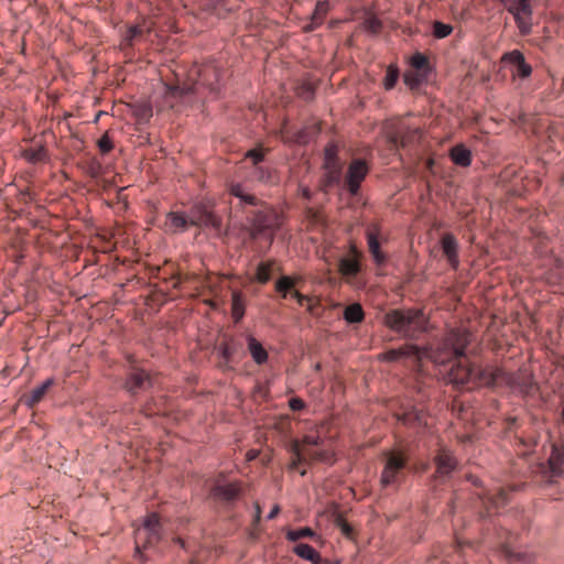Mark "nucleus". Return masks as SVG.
<instances>
[{
	"label": "nucleus",
	"mask_w": 564,
	"mask_h": 564,
	"mask_svg": "<svg viewBox=\"0 0 564 564\" xmlns=\"http://www.w3.org/2000/svg\"><path fill=\"white\" fill-rule=\"evenodd\" d=\"M264 154H265L264 150L261 147H259V148L249 150L246 153V158L250 159L252 161L253 165L258 166V164L263 161Z\"/></svg>",
	"instance_id": "obj_43"
},
{
	"label": "nucleus",
	"mask_w": 564,
	"mask_h": 564,
	"mask_svg": "<svg viewBox=\"0 0 564 564\" xmlns=\"http://www.w3.org/2000/svg\"><path fill=\"white\" fill-rule=\"evenodd\" d=\"M175 542L180 543L183 549H186L185 542L181 538L175 539Z\"/></svg>",
	"instance_id": "obj_56"
},
{
	"label": "nucleus",
	"mask_w": 564,
	"mask_h": 564,
	"mask_svg": "<svg viewBox=\"0 0 564 564\" xmlns=\"http://www.w3.org/2000/svg\"><path fill=\"white\" fill-rule=\"evenodd\" d=\"M387 141L391 150L408 148L421 139V130L412 128L404 120H397L386 126Z\"/></svg>",
	"instance_id": "obj_8"
},
{
	"label": "nucleus",
	"mask_w": 564,
	"mask_h": 564,
	"mask_svg": "<svg viewBox=\"0 0 564 564\" xmlns=\"http://www.w3.org/2000/svg\"><path fill=\"white\" fill-rule=\"evenodd\" d=\"M400 420L406 425L421 424L423 421V414L420 411H411L404 413Z\"/></svg>",
	"instance_id": "obj_41"
},
{
	"label": "nucleus",
	"mask_w": 564,
	"mask_h": 564,
	"mask_svg": "<svg viewBox=\"0 0 564 564\" xmlns=\"http://www.w3.org/2000/svg\"><path fill=\"white\" fill-rule=\"evenodd\" d=\"M366 238H367L369 253L371 254L375 263L378 267L383 265L387 262L388 257L381 250V247H380L381 242H380V238H379V228L377 225L372 224V225L368 226L367 231H366Z\"/></svg>",
	"instance_id": "obj_15"
},
{
	"label": "nucleus",
	"mask_w": 564,
	"mask_h": 564,
	"mask_svg": "<svg viewBox=\"0 0 564 564\" xmlns=\"http://www.w3.org/2000/svg\"><path fill=\"white\" fill-rule=\"evenodd\" d=\"M369 172V166L365 160L355 159L350 162L346 176L345 186L351 195H356L360 188L361 182Z\"/></svg>",
	"instance_id": "obj_13"
},
{
	"label": "nucleus",
	"mask_w": 564,
	"mask_h": 564,
	"mask_svg": "<svg viewBox=\"0 0 564 564\" xmlns=\"http://www.w3.org/2000/svg\"><path fill=\"white\" fill-rule=\"evenodd\" d=\"M289 405L293 411H300L304 408L305 403L300 398H292L289 402Z\"/></svg>",
	"instance_id": "obj_50"
},
{
	"label": "nucleus",
	"mask_w": 564,
	"mask_h": 564,
	"mask_svg": "<svg viewBox=\"0 0 564 564\" xmlns=\"http://www.w3.org/2000/svg\"><path fill=\"white\" fill-rule=\"evenodd\" d=\"M188 225L206 226L220 229L221 218L217 216L206 204L196 205L188 218L181 213L171 212L166 216L165 227L172 231H184Z\"/></svg>",
	"instance_id": "obj_6"
},
{
	"label": "nucleus",
	"mask_w": 564,
	"mask_h": 564,
	"mask_svg": "<svg viewBox=\"0 0 564 564\" xmlns=\"http://www.w3.org/2000/svg\"><path fill=\"white\" fill-rule=\"evenodd\" d=\"M328 9L329 6L327 1H318L312 14L311 23L304 28L305 31H313L315 28L321 25L328 12Z\"/></svg>",
	"instance_id": "obj_28"
},
{
	"label": "nucleus",
	"mask_w": 564,
	"mask_h": 564,
	"mask_svg": "<svg viewBox=\"0 0 564 564\" xmlns=\"http://www.w3.org/2000/svg\"><path fill=\"white\" fill-rule=\"evenodd\" d=\"M23 158L30 163L43 162L47 158V151L43 145L30 148L23 151Z\"/></svg>",
	"instance_id": "obj_33"
},
{
	"label": "nucleus",
	"mask_w": 564,
	"mask_h": 564,
	"mask_svg": "<svg viewBox=\"0 0 564 564\" xmlns=\"http://www.w3.org/2000/svg\"><path fill=\"white\" fill-rule=\"evenodd\" d=\"M384 324L409 339H416L426 329V318L421 310L395 308L384 315Z\"/></svg>",
	"instance_id": "obj_5"
},
{
	"label": "nucleus",
	"mask_w": 564,
	"mask_h": 564,
	"mask_svg": "<svg viewBox=\"0 0 564 564\" xmlns=\"http://www.w3.org/2000/svg\"><path fill=\"white\" fill-rule=\"evenodd\" d=\"M275 267L274 260L262 261L257 265L254 280L265 284L271 280L272 271Z\"/></svg>",
	"instance_id": "obj_29"
},
{
	"label": "nucleus",
	"mask_w": 564,
	"mask_h": 564,
	"mask_svg": "<svg viewBox=\"0 0 564 564\" xmlns=\"http://www.w3.org/2000/svg\"><path fill=\"white\" fill-rule=\"evenodd\" d=\"M310 301H311L310 297H307L306 295H303V294H301L299 296V299H296V302L299 303L300 306L306 305V303H308Z\"/></svg>",
	"instance_id": "obj_53"
},
{
	"label": "nucleus",
	"mask_w": 564,
	"mask_h": 564,
	"mask_svg": "<svg viewBox=\"0 0 564 564\" xmlns=\"http://www.w3.org/2000/svg\"><path fill=\"white\" fill-rule=\"evenodd\" d=\"M398 78H399V69H398V67H395L393 65L388 66L387 72H386V76H384V79H383L384 88L387 90L392 89L395 86V84L398 82Z\"/></svg>",
	"instance_id": "obj_39"
},
{
	"label": "nucleus",
	"mask_w": 564,
	"mask_h": 564,
	"mask_svg": "<svg viewBox=\"0 0 564 564\" xmlns=\"http://www.w3.org/2000/svg\"><path fill=\"white\" fill-rule=\"evenodd\" d=\"M302 196L306 199L311 198V191L308 187H302L301 188Z\"/></svg>",
	"instance_id": "obj_54"
},
{
	"label": "nucleus",
	"mask_w": 564,
	"mask_h": 564,
	"mask_svg": "<svg viewBox=\"0 0 564 564\" xmlns=\"http://www.w3.org/2000/svg\"><path fill=\"white\" fill-rule=\"evenodd\" d=\"M510 489L499 488L496 492H484L479 494L478 498L486 508V514L481 513V517L489 516L490 510H498L503 507L509 500Z\"/></svg>",
	"instance_id": "obj_16"
},
{
	"label": "nucleus",
	"mask_w": 564,
	"mask_h": 564,
	"mask_svg": "<svg viewBox=\"0 0 564 564\" xmlns=\"http://www.w3.org/2000/svg\"><path fill=\"white\" fill-rule=\"evenodd\" d=\"M364 316L362 307L358 303L348 305L344 311V317L348 323H360Z\"/></svg>",
	"instance_id": "obj_35"
},
{
	"label": "nucleus",
	"mask_w": 564,
	"mask_h": 564,
	"mask_svg": "<svg viewBox=\"0 0 564 564\" xmlns=\"http://www.w3.org/2000/svg\"><path fill=\"white\" fill-rule=\"evenodd\" d=\"M325 175L322 180V188L327 192L328 189L340 185L341 183V165L340 163H328L324 166Z\"/></svg>",
	"instance_id": "obj_21"
},
{
	"label": "nucleus",
	"mask_w": 564,
	"mask_h": 564,
	"mask_svg": "<svg viewBox=\"0 0 564 564\" xmlns=\"http://www.w3.org/2000/svg\"><path fill=\"white\" fill-rule=\"evenodd\" d=\"M145 32H149V28L145 29L143 25H133L129 28L124 36L126 45L132 46L135 41H139L144 36Z\"/></svg>",
	"instance_id": "obj_38"
},
{
	"label": "nucleus",
	"mask_w": 564,
	"mask_h": 564,
	"mask_svg": "<svg viewBox=\"0 0 564 564\" xmlns=\"http://www.w3.org/2000/svg\"><path fill=\"white\" fill-rule=\"evenodd\" d=\"M339 163L337 158V149L335 145H328L325 149V159H324V166H327L328 163Z\"/></svg>",
	"instance_id": "obj_46"
},
{
	"label": "nucleus",
	"mask_w": 564,
	"mask_h": 564,
	"mask_svg": "<svg viewBox=\"0 0 564 564\" xmlns=\"http://www.w3.org/2000/svg\"><path fill=\"white\" fill-rule=\"evenodd\" d=\"M98 148L102 154L109 153L113 149V142L108 133H105L97 142Z\"/></svg>",
	"instance_id": "obj_44"
},
{
	"label": "nucleus",
	"mask_w": 564,
	"mask_h": 564,
	"mask_svg": "<svg viewBox=\"0 0 564 564\" xmlns=\"http://www.w3.org/2000/svg\"><path fill=\"white\" fill-rule=\"evenodd\" d=\"M410 64L414 70H420L425 74L432 70L429 58L419 52L411 57Z\"/></svg>",
	"instance_id": "obj_36"
},
{
	"label": "nucleus",
	"mask_w": 564,
	"mask_h": 564,
	"mask_svg": "<svg viewBox=\"0 0 564 564\" xmlns=\"http://www.w3.org/2000/svg\"><path fill=\"white\" fill-rule=\"evenodd\" d=\"M240 488L237 484H217L213 488V496L225 502H231L238 498Z\"/></svg>",
	"instance_id": "obj_23"
},
{
	"label": "nucleus",
	"mask_w": 564,
	"mask_h": 564,
	"mask_svg": "<svg viewBox=\"0 0 564 564\" xmlns=\"http://www.w3.org/2000/svg\"><path fill=\"white\" fill-rule=\"evenodd\" d=\"M260 517H261V509L259 507V505L256 506V516H254V521L256 522H259L260 521Z\"/></svg>",
	"instance_id": "obj_55"
},
{
	"label": "nucleus",
	"mask_w": 564,
	"mask_h": 564,
	"mask_svg": "<svg viewBox=\"0 0 564 564\" xmlns=\"http://www.w3.org/2000/svg\"><path fill=\"white\" fill-rule=\"evenodd\" d=\"M453 32V28L449 24H445L441 21L433 23V35L436 39L447 37Z\"/></svg>",
	"instance_id": "obj_40"
},
{
	"label": "nucleus",
	"mask_w": 564,
	"mask_h": 564,
	"mask_svg": "<svg viewBox=\"0 0 564 564\" xmlns=\"http://www.w3.org/2000/svg\"><path fill=\"white\" fill-rule=\"evenodd\" d=\"M245 314L243 304L238 294H235L232 297V316L236 322L240 321Z\"/></svg>",
	"instance_id": "obj_42"
},
{
	"label": "nucleus",
	"mask_w": 564,
	"mask_h": 564,
	"mask_svg": "<svg viewBox=\"0 0 564 564\" xmlns=\"http://www.w3.org/2000/svg\"><path fill=\"white\" fill-rule=\"evenodd\" d=\"M135 116L139 119V121L147 122L152 117V108L148 105L140 106L135 110Z\"/></svg>",
	"instance_id": "obj_47"
},
{
	"label": "nucleus",
	"mask_w": 564,
	"mask_h": 564,
	"mask_svg": "<svg viewBox=\"0 0 564 564\" xmlns=\"http://www.w3.org/2000/svg\"><path fill=\"white\" fill-rule=\"evenodd\" d=\"M427 75L429 74L423 72L412 69L404 73L403 79L405 85L411 89H415L427 79Z\"/></svg>",
	"instance_id": "obj_31"
},
{
	"label": "nucleus",
	"mask_w": 564,
	"mask_h": 564,
	"mask_svg": "<svg viewBox=\"0 0 564 564\" xmlns=\"http://www.w3.org/2000/svg\"><path fill=\"white\" fill-rule=\"evenodd\" d=\"M383 455L386 463L381 473L380 481L382 486L387 487L402 480L409 457L400 449L388 451Z\"/></svg>",
	"instance_id": "obj_9"
},
{
	"label": "nucleus",
	"mask_w": 564,
	"mask_h": 564,
	"mask_svg": "<svg viewBox=\"0 0 564 564\" xmlns=\"http://www.w3.org/2000/svg\"><path fill=\"white\" fill-rule=\"evenodd\" d=\"M465 349L462 355L455 356L447 362L458 359L457 364L454 365L449 372V381L457 387H469V386H487L496 387L499 384H506L509 387H518L520 383L518 377L507 372L505 369L499 367H487L480 368L460 360L465 355ZM446 364V361L444 362Z\"/></svg>",
	"instance_id": "obj_3"
},
{
	"label": "nucleus",
	"mask_w": 564,
	"mask_h": 564,
	"mask_svg": "<svg viewBox=\"0 0 564 564\" xmlns=\"http://www.w3.org/2000/svg\"><path fill=\"white\" fill-rule=\"evenodd\" d=\"M252 175L254 180L264 184H273L276 181L274 172L264 166H256Z\"/></svg>",
	"instance_id": "obj_37"
},
{
	"label": "nucleus",
	"mask_w": 564,
	"mask_h": 564,
	"mask_svg": "<svg viewBox=\"0 0 564 564\" xmlns=\"http://www.w3.org/2000/svg\"><path fill=\"white\" fill-rule=\"evenodd\" d=\"M471 341V333L467 329L452 328L435 349L420 348L415 345H404L398 349H390L380 355L381 360L397 361L401 358H414L421 361L429 358L435 364L444 365L445 361L463 354L464 348Z\"/></svg>",
	"instance_id": "obj_2"
},
{
	"label": "nucleus",
	"mask_w": 564,
	"mask_h": 564,
	"mask_svg": "<svg viewBox=\"0 0 564 564\" xmlns=\"http://www.w3.org/2000/svg\"><path fill=\"white\" fill-rule=\"evenodd\" d=\"M295 288V279L289 275H282L275 282V291L281 295L282 299H286L289 295L294 297L295 300L302 294L294 290Z\"/></svg>",
	"instance_id": "obj_26"
},
{
	"label": "nucleus",
	"mask_w": 564,
	"mask_h": 564,
	"mask_svg": "<svg viewBox=\"0 0 564 564\" xmlns=\"http://www.w3.org/2000/svg\"><path fill=\"white\" fill-rule=\"evenodd\" d=\"M501 555L509 564H531L534 560L532 553L518 551L507 543L501 547Z\"/></svg>",
	"instance_id": "obj_22"
},
{
	"label": "nucleus",
	"mask_w": 564,
	"mask_h": 564,
	"mask_svg": "<svg viewBox=\"0 0 564 564\" xmlns=\"http://www.w3.org/2000/svg\"><path fill=\"white\" fill-rule=\"evenodd\" d=\"M161 539V523L156 513L149 514L142 527L135 531V550L149 549Z\"/></svg>",
	"instance_id": "obj_10"
},
{
	"label": "nucleus",
	"mask_w": 564,
	"mask_h": 564,
	"mask_svg": "<svg viewBox=\"0 0 564 564\" xmlns=\"http://www.w3.org/2000/svg\"><path fill=\"white\" fill-rule=\"evenodd\" d=\"M280 512V507L278 505L273 506V508L271 509V511L269 512L268 514V519L269 520H272L274 519Z\"/></svg>",
	"instance_id": "obj_52"
},
{
	"label": "nucleus",
	"mask_w": 564,
	"mask_h": 564,
	"mask_svg": "<svg viewBox=\"0 0 564 564\" xmlns=\"http://www.w3.org/2000/svg\"><path fill=\"white\" fill-rule=\"evenodd\" d=\"M292 460L289 468L299 470L302 476L306 469H299L302 464L333 463V452L324 447V440L315 434L305 435L300 443L294 441L291 445Z\"/></svg>",
	"instance_id": "obj_4"
},
{
	"label": "nucleus",
	"mask_w": 564,
	"mask_h": 564,
	"mask_svg": "<svg viewBox=\"0 0 564 564\" xmlns=\"http://www.w3.org/2000/svg\"><path fill=\"white\" fill-rule=\"evenodd\" d=\"M505 8L510 12L519 28L521 34L531 32V0H502Z\"/></svg>",
	"instance_id": "obj_11"
},
{
	"label": "nucleus",
	"mask_w": 564,
	"mask_h": 564,
	"mask_svg": "<svg viewBox=\"0 0 564 564\" xmlns=\"http://www.w3.org/2000/svg\"><path fill=\"white\" fill-rule=\"evenodd\" d=\"M306 538L319 540V536H317V534L311 528H307V527L300 528L296 530H289L286 532V539L291 542H296L301 539H306Z\"/></svg>",
	"instance_id": "obj_34"
},
{
	"label": "nucleus",
	"mask_w": 564,
	"mask_h": 564,
	"mask_svg": "<svg viewBox=\"0 0 564 564\" xmlns=\"http://www.w3.org/2000/svg\"><path fill=\"white\" fill-rule=\"evenodd\" d=\"M365 25H366L367 30H369V31H371L373 33L379 32L380 29H381V22L376 17L367 18L366 21H365Z\"/></svg>",
	"instance_id": "obj_48"
},
{
	"label": "nucleus",
	"mask_w": 564,
	"mask_h": 564,
	"mask_svg": "<svg viewBox=\"0 0 564 564\" xmlns=\"http://www.w3.org/2000/svg\"><path fill=\"white\" fill-rule=\"evenodd\" d=\"M293 552L303 560L315 563L318 560V552H316L311 545L306 543H299L294 546Z\"/></svg>",
	"instance_id": "obj_32"
},
{
	"label": "nucleus",
	"mask_w": 564,
	"mask_h": 564,
	"mask_svg": "<svg viewBox=\"0 0 564 564\" xmlns=\"http://www.w3.org/2000/svg\"><path fill=\"white\" fill-rule=\"evenodd\" d=\"M247 349L252 360L258 365H264L269 359V354L263 345L251 334L246 336Z\"/></svg>",
	"instance_id": "obj_20"
},
{
	"label": "nucleus",
	"mask_w": 564,
	"mask_h": 564,
	"mask_svg": "<svg viewBox=\"0 0 564 564\" xmlns=\"http://www.w3.org/2000/svg\"><path fill=\"white\" fill-rule=\"evenodd\" d=\"M543 478L549 484H556L564 474V449L557 445L552 446L546 465L541 466Z\"/></svg>",
	"instance_id": "obj_12"
},
{
	"label": "nucleus",
	"mask_w": 564,
	"mask_h": 564,
	"mask_svg": "<svg viewBox=\"0 0 564 564\" xmlns=\"http://www.w3.org/2000/svg\"><path fill=\"white\" fill-rule=\"evenodd\" d=\"M152 386V378L144 370L134 368L128 376L126 381V389L135 394L139 391H144Z\"/></svg>",
	"instance_id": "obj_17"
},
{
	"label": "nucleus",
	"mask_w": 564,
	"mask_h": 564,
	"mask_svg": "<svg viewBox=\"0 0 564 564\" xmlns=\"http://www.w3.org/2000/svg\"><path fill=\"white\" fill-rule=\"evenodd\" d=\"M336 525L340 529L341 533L347 536V538H351L352 534H354V529L351 528V525L341 517V516H338L336 518Z\"/></svg>",
	"instance_id": "obj_45"
},
{
	"label": "nucleus",
	"mask_w": 564,
	"mask_h": 564,
	"mask_svg": "<svg viewBox=\"0 0 564 564\" xmlns=\"http://www.w3.org/2000/svg\"><path fill=\"white\" fill-rule=\"evenodd\" d=\"M228 192L239 199L237 207L246 213L250 238H264L272 243L275 232L282 226V215L249 193L240 183H231Z\"/></svg>",
	"instance_id": "obj_1"
},
{
	"label": "nucleus",
	"mask_w": 564,
	"mask_h": 564,
	"mask_svg": "<svg viewBox=\"0 0 564 564\" xmlns=\"http://www.w3.org/2000/svg\"><path fill=\"white\" fill-rule=\"evenodd\" d=\"M205 7L207 10L217 11L220 14V11L230 12L236 8V2L239 0H204Z\"/></svg>",
	"instance_id": "obj_30"
},
{
	"label": "nucleus",
	"mask_w": 564,
	"mask_h": 564,
	"mask_svg": "<svg viewBox=\"0 0 564 564\" xmlns=\"http://www.w3.org/2000/svg\"><path fill=\"white\" fill-rule=\"evenodd\" d=\"M442 249L453 269L458 267L457 242L453 235L445 234L442 238Z\"/></svg>",
	"instance_id": "obj_24"
},
{
	"label": "nucleus",
	"mask_w": 564,
	"mask_h": 564,
	"mask_svg": "<svg viewBox=\"0 0 564 564\" xmlns=\"http://www.w3.org/2000/svg\"><path fill=\"white\" fill-rule=\"evenodd\" d=\"M219 350H220L221 357L226 361H230L231 360L232 355H234V349H232V347L230 345L224 344V345L220 346Z\"/></svg>",
	"instance_id": "obj_49"
},
{
	"label": "nucleus",
	"mask_w": 564,
	"mask_h": 564,
	"mask_svg": "<svg viewBox=\"0 0 564 564\" xmlns=\"http://www.w3.org/2000/svg\"><path fill=\"white\" fill-rule=\"evenodd\" d=\"M451 159L452 161L459 166L467 167L471 163V153L470 151L463 144H457L451 150Z\"/></svg>",
	"instance_id": "obj_27"
},
{
	"label": "nucleus",
	"mask_w": 564,
	"mask_h": 564,
	"mask_svg": "<svg viewBox=\"0 0 564 564\" xmlns=\"http://www.w3.org/2000/svg\"><path fill=\"white\" fill-rule=\"evenodd\" d=\"M503 61L510 63L514 67L513 74L521 78H527L532 73V67L525 62L524 55L518 50L505 54Z\"/></svg>",
	"instance_id": "obj_19"
},
{
	"label": "nucleus",
	"mask_w": 564,
	"mask_h": 564,
	"mask_svg": "<svg viewBox=\"0 0 564 564\" xmlns=\"http://www.w3.org/2000/svg\"><path fill=\"white\" fill-rule=\"evenodd\" d=\"M53 383L54 380L52 378L46 379L41 386L34 388L28 394H25L23 397V402L29 408L35 406L40 401H42V399L44 398L48 389L53 386Z\"/></svg>",
	"instance_id": "obj_25"
},
{
	"label": "nucleus",
	"mask_w": 564,
	"mask_h": 564,
	"mask_svg": "<svg viewBox=\"0 0 564 564\" xmlns=\"http://www.w3.org/2000/svg\"><path fill=\"white\" fill-rule=\"evenodd\" d=\"M436 465L437 477H446L455 470L457 460L452 453L445 448H441L434 458Z\"/></svg>",
	"instance_id": "obj_18"
},
{
	"label": "nucleus",
	"mask_w": 564,
	"mask_h": 564,
	"mask_svg": "<svg viewBox=\"0 0 564 564\" xmlns=\"http://www.w3.org/2000/svg\"><path fill=\"white\" fill-rule=\"evenodd\" d=\"M220 72L215 65H206L198 72V80L194 85L167 86L166 94L172 98L185 99L196 93L197 85L207 86L212 91L218 90Z\"/></svg>",
	"instance_id": "obj_7"
},
{
	"label": "nucleus",
	"mask_w": 564,
	"mask_h": 564,
	"mask_svg": "<svg viewBox=\"0 0 564 564\" xmlns=\"http://www.w3.org/2000/svg\"><path fill=\"white\" fill-rule=\"evenodd\" d=\"M362 258V252L355 245H350L348 254L339 259V273L345 278L357 276L361 270L360 261Z\"/></svg>",
	"instance_id": "obj_14"
},
{
	"label": "nucleus",
	"mask_w": 564,
	"mask_h": 564,
	"mask_svg": "<svg viewBox=\"0 0 564 564\" xmlns=\"http://www.w3.org/2000/svg\"><path fill=\"white\" fill-rule=\"evenodd\" d=\"M314 564H339V562L338 561H332V560H328V558H323L318 554V560H316Z\"/></svg>",
	"instance_id": "obj_51"
}]
</instances>
